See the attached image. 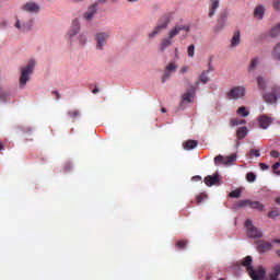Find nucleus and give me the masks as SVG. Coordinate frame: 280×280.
I'll list each match as a JSON object with an SVG mask.
<instances>
[{
	"instance_id": "680f3d73",
	"label": "nucleus",
	"mask_w": 280,
	"mask_h": 280,
	"mask_svg": "<svg viewBox=\"0 0 280 280\" xmlns=\"http://www.w3.org/2000/svg\"><path fill=\"white\" fill-rule=\"evenodd\" d=\"M100 1V3H106V1H108V0H98Z\"/></svg>"
},
{
	"instance_id": "b1692460",
	"label": "nucleus",
	"mask_w": 280,
	"mask_h": 280,
	"mask_svg": "<svg viewBox=\"0 0 280 280\" xmlns=\"http://www.w3.org/2000/svg\"><path fill=\"white\" fill-rule=\"evenodd\" d=\"M246 135H248V129L246 127H241L236 131V137L238 140L245 139Z\"/></svg>"
},
{
	"instance_id": "20e7f679",
	"label": "nucleus",
	"mask_w": 280,
	"mask_h": 280,
	"mask_svg": "<svg viewBox=\"0 0 280 280\" xmlns=\"http://www.w3.org/2000/svg\"><path fill=\"white\" fill-rule=\"evenodd\" d=\"M34 67H36V61H34V59H31L26 67L22 68L20 77V86H25V84L30 82V75L34 73Z\"/></svg>"
},
{
	"instance_id": "7ed1b4c3",
	"label": "nucleus",
	"mask_w": 280,
	"mask_h": 280,
	"mask_svg": "<svg viewBox=\"0 0 280 280\" xmlns=\"http://www.w3.org/2000/svg\"><path fill=\"white\" fill-rule=\"evenodd\" d=\"M172 21V15L170 14H164L162 15L159 21L156 26L153 28L151 33H149V38H154L158 36V34H161L163 30H167V25H170Z\"/></svg>"
},
{
	"instance_id": "dca6fc26",
	"label": "nucleus",
	"mask_w": 280,
	"mask_h": 280,
	"mask_svg": "<svg viewBox=\"0 0 280 280\" xmlns=\"http://www.w3.org/2000/svg\"><path fill=\"white\" fill-rule=\"evenodd\" d=\"M264 14H266V8L264 5L259 4L254 9V18L258 21L264 19Z\"/></svg>"
},
{
	"instance_id": "f257e3e1",
	"label": "nucleus",
	"mask_w": 280,
	"mask_h": 280,
	"mask_svg": "<svg viewBox=\"0 0 280 280\" xmlns=\"http://www.w3.org/2000/svg\"><path fill=\"white\" fill-rule=\"evenodd\" d=\"M183 30H185V32L189 33V25H176L173 30H171L168 32V36L163 38L161 40L160 44V51L163 54V51H165V49H167V47H172L173 43H174V38H176V36H178V34H180V32H183Z\"/></svg>"
},
{
	"instance_id": "8fccbe9b",
	"label": "nucleus",
	"mask_w": 280,
	"mask_h": 280,
	"mask_svg": "<svg viewBox=\"0 0 280 280\" xmlns=\"http://www.w3.org/2000/svg\"><path fill=\"white\" fill-rule=\"evenodd\" d=\"M259 167H260V170H262V172H265V170H270V166H268V164H266V163H260Z\"/></svg>"
},
{
	"instance_id": "2eb2a0df",
	"label": "nucleus",
	"mask_w": 280,
	"mask_h": 280,
	"mask_svg": "<svg viewBox=\"0 0 280 280\" xmlns=\"http://www.w3.org/2000/svg\"><path fill=\"white\" fill-rule=\"evenodd\" d=\"M220 8V0H210L208 16L211 19L215 15V10Z\"/></svg>"
},
{
	"instance_id": "6e6d98bb",
	"label": "nucleus",
	"mask_w": 280,
	"mask_h": 280,
	"mask_svg": "<svg viewBox=\"0 0 280 280\" xmlns=\"http://www.w3.org/2000/svg\"><path fill=\"white\" fill-rule=\"evenodd\" d=\"M272 244H280V238H275V240L272 241Z\"/></svg>"
},
{
	"instance_id": "1a4fd4ad",
	"label": "nucleus",
	"mask_w": 280,
	"mask_h": 280,
	"mask_svg": "<svg viewBox=\"0 0 280 280\" xmlns=\"http://www.w3.org/2000/svg\"><path fill=\"white\" fill-rule=\"evenodd\" d=\"M22 10H24V12H30L31 14H36L38 12H40V5H38V3L36 2H26L23 7Z\"/></svg>"
},
{
	"instance_id": "5fc2aeb1",
	"label": "nucleus",
	"mask_w": 280,
	"mask_h": 280,
	"mask_svg": "<svg viewBox=\"0 0 280 280\" xmlns=\"http://www.w3.org/2000/svg\"><path fill=\"white\" fill-rule=\"evenodd\" d=\"M92 93H94V94L100 93V89L97 86H95V89L92 91Z\"/></svg>"
},
{
	"instance_id": "c756f323",
	"label": "nucleus",
	"mask_w": 280,
	"mask_h": 280,
	"mask_svg": "<svg viewBox=\"0 0 280 280\" xmlns=\"http://www.w3.org/2000/svg\"><path fill=\"white\" fill-rule=\"evenodd\" d=\"M257 84L260 91H266V80L264 79V77L257 78Z\"/></svg>"
},
{
	"instance_id": "c9c22d12",
	"label": "nucleus",
	"mask_w": 280,
	"mask_h": 280,
	"mask_svg": "<svg viewBox=\"0 0 280 280\" xmlns=\"http://www.w3.org/2000/svg\"><path fill=\"white\" fill-rule=\"evenodd\" d=\"M246 179L248 180V183H255L257 176L255 175V173L250 172L246 174Z\"/></svg>"
},
{
	"instance_id": "e2e57ef3",
	"label": "nucleus",
	"mask_w": 280,
	"mask_h": 280,
	"mask_svg": "<svg viewBox=\"0 0 280 280\" xmlns=\"http://www.w3.org/2000/svg\"><path fill=\"white\" fill-rule=\"evenodd\" d=\"M129 1L130 3H135V1H139V0H127Z\"/></svg>"
},
{
	"instance_id": "f704fd0d",
	"label": "nucleus",
	"mask_w": 280,
	"mask_h": 280,
	"mask_svg": "<svg viewBox=\"0 0 280 280\" xmlns=\"http://www.w3.org/2000/svg\"><path fill=\"white\" fill-rule=\"evenodd\" d=\"M244 124H246V120L244 119L234 118L231 120V126H242Z\"/></svg>"
},
{
	"instance_id": "13d9d810",
	"label": "nucleus",
	"mask_w": 280,
	"mask_h": 280,
	"mask_svg": "<svg viewBox=\"0 0 280 280\" xmlns=\"http://www.w3.org/2000/svg\"><path fill=\"white\" fill-rule=\"evenodd\" d=\"M4 149L3 142H0V151Z\"/></svg>"
},
{
	"instance_id": "9b49d317",
	"label": "nucleus",
	"mask_w": 280,
	"mask_h": 280,
	"mask_svg": "<svg viewBox=\"0 0 280 280\" xmlns=\"http://www.w3.org/2000/svg\"><path fill=\"white\" fill-rule=\"evenodd\" d=\"M270 124H272V117L268 115H261L258 117V125L262 130H267V128L270 127Z\"/></svg>"
},
{
	"instance_id": "a18cd8bd",
	"label": "nucleus",
	"mask_w": 280,
	"mask_h": 280,
	"mask_svg": "<svg viewBox=\"0 0 280 280\" xmlns=\"http://www.w3.org/2000/svg\"><path fill=\"white\" fill-rule=\"evenodd\" d=\"M272 170H273L275 174H280V162L275 163L272 165Z\"/></svg>"
},
{
	"instance_id": "58836bf2",
	"label": "nucleus",
	"mask_w": 280,
	"mask_h": 280,
	"mask_svg": "<svg viewBox=\"0 0 280 280\" xmlns=\"http://www.w3.org/2000/svg\"><path fill=\"white\" fill-rule=\"evenodd\" d=\"M69 117H71L72 119H75L78 117H80V112L78 109L74 110H70L68 112Z\"/></svg>"
},
{
	"instance_id": "72a5a7b5",
	"label": "nucleus",
	"mask_w": 280,
	"mask_h": 280,
	"mask_svg": "<svg viewBox=\"0 0 280 280\" xmlns=\"http://www.w3.org/2000/svg\"><path fill=\"white\" fill-rule=\"evenodd\" d=\"M202 200H207V194H205V192H201L196 196L197 205H201Z\"/></svg>"
},
{
	"instance_id": "c03bdc74",
	"label": "nucleus",
	"mask_w": 280,
	"mask_h": 280,
	"mask_svg": "<svg viewBox=\"0 0 280 280\" xmlns=\"http://www.w3.org/2000/svg\"><path fill=\"white\" fill-rule=\"evenodd\" d=\"M79 43H80V45H86V35L81 34L79 36Z\"/></svg>"
},
{
	"instance_id": "6ab92c4d",
	"label": "nucleus",
	"mask_w": 280,
	"mask_h": 280,
	"mask_svg": "<svg viewBox=\"0 0 280 280\" xmlns=\"http://www.w3.org/2000/svg\"><path fill=\"white\" fill-rule=\"evenodd\" d=\"M184 150H194L198 148V140H187L183 143Z\"/></svg>"
},
{
	"instance_id": "0e129e2a",
	"label": "nucleus",
	"mask_w": 280,
	"mask_h": 280,
	"mask_svg": "<svg viewBox=\"0 0 280 280\" xmlns=\"http://www.w3.org/2000/svg\"><path fill=\"white\" fill-rule=\"evenodd\" d=\"M175 54H176V55L178 54V48H175Z\"/></svg>"
},
{
	"instance_id": "09e8293b",
	"label": "nucleus",
	"mask_w": 280,
	"mask_h": 280,
	"mask_svg": "<svg viewBox=\"0 0 280 280\" xmlns=\"http://www.w3.org/2000/svg\"><path fill=\"white\" fill-rule=\"evenodd\" d=\"M279 151H277V150H272L271 152H270V156H272V159H279Z\"/></svg>"
},
{
	"instance_id": "49530a36",
	"label": "nucleus",
	"mask_w": 280,
	"mask_h": 280,
	"mask_svg": "<svg viewBox=\"0 0 280 280\" xmlns=\"http://www.w3.org/2000/svg\"><path fill=\"white\" fill-rule=\"evenodd\" d=\"M268 215L269 218H279V210H271Z\"/></svg>"
},
{
	"instance_id": "c85d7f7f",
	"label": "nucleus",
	"mask_w": 280,
	"mask_h": 280,
	"mask_svg": "<svg viewBox=\"0 0 280 280\" xmlns=\"http://www.w3.org/2000/svg\"><path fill=\"white\" fill-rule=\"evenodd\" d=\"M257 65H259V58H254L250 60V63L248 66V72L255 71L257 69Z\"/></svg>"
},
{
	"instance_id": "052dcab7",
	"label": "nucleus",
	"mask_w": 280,
	"mask_h": 280,
	"mask_svg": "<svg viewBox=\"0 0 280 280\" xmlns=\"http://www.w3.org/2000/svg\"><path fill=\"white\" fill-rule=\"evenodd\" d=\"M74 1V3H80L81 1H84V0H72Z\"/></svg>"
},
{
	"instance_id": "2f4dec72",
	"label": "nucleus",
	"mask_w": 280,
	"mask_h": 280,
	"mask_svg": "<svg viewBox=\"0 0 280 280\" xmlns=\"http://www.w3.org/2000/svg\"><path fill=\"white\" fill-rule=\"evenodd\" d=\"M187 244H188V241L186 240L177 241L176 248H178L179 250H185V248L187 247Z\"/></svg>"
},
{
	"instance_id": "bf43d9fd",
	"label": "nucleus",
	"mask_w": 280,
	"mask_h": 280,
	"mask_svg": "<svg viewBox=\"0 0 280 280\" xmlns=\"http://www.w3.org/2000/svg\"><path fill=\"white\" fill-rule=\"evenodd\" d=\"M277 205H280V197L276 199Z\"/></svg>"
},
{
	"instance_id": "f03ea898",
	"label": "nucleus",
	"mask_w": 280,
	"mask_h": 280,
	"mask_svg": "<svg viewBox=\"0 0 280 280\" xmlns=\"http://www.w3.org/2000/svg\"><path fill=\"white\" fill-rule=\"evenodd\" d=\"M243 266L246 268L250 279L253 280H261L266 277V269L264 267L259 266L256 269L253 268V256H246L243 259Z\"/></svg>"
},
{
	"instance_id": "e433bc0d",
	"label": "nucleus",
	"mask_w": 280,
	"mask_h": 280,
	"mask_svg": "<svg viewBox=\"0 0 280 280\" xmlns=\"http://www.w3.org/2000/svg\"><path fill=\"white\" fill-rule=\"evenodd\" d=\"M242 197V190L236 189L230 192V198H241Z\"/></svg>"
},
{
	"instance_id": "7c9ffc66",
	"label": "nucleus",
	"mask_w": 280,
	"mask_h": 280,
	"mask_svg": "<svg viewBox=\"0 0 280 280\" xmlns=\"http://www.w3.org/2000/svg\"><path fill=\"white\" fill-rule=\"evenodd\" d=\"M236 113L237 115H241V117H248V115H250V112H248L244 106L240 107Z\"/></svg>"
},
{
	"instance_id": "37998d69",
	"label": "nucleus",
	"mask_w": 280,
	"mask_h": 280,
	"mask_svg": "<svg viewBox=\"0 0 280 280\" xmlns=\"http://www.w3.org/2000/svg\"><path fill=\"white\" fill-rule=\"evenodd\" d=\"M249 156L259 158V156H261V154L259 153V150H257V149H252V150L249 151Z\"/></svg>"
},
{
	"instance_id": "f3484780",
	"label": "nucleus",
	"mask_w": 280,
	"mask_h": 280,
	"mask_svg": "<svg viewBox=\"0 0 280 280\" xmlns=\"http://www.w3.org/2000/svg\"><path fill=\"white\" fill-rule=\"evenodd\" d=\"M96 12H97V4H92L83 15L85 21H91V19H93Z\"/></svg>"
},
{
	"instance_id": "864d4df0",
	"label": "nucleus",
	"mask_w": 280,
	"mask_h": 280,
	"mask_svg": "<svg viewBox=\"0 0 280 280\" xmlns=\"http://www.w3.org/2000/svg\"><path fill=\"white\" fill-rule=\"evenodd\" d=\"M192 180H202V177L200 175H196L192 177Z\"/></svg>"
},
{
	"instance_id": "bb28decb",
	"label": "nucleus",
	"mask_w": 280,
	"mask_h": 280,
	"mask_svg": "<svg viewBox=\"0 0 280 280\" xmlns=\"http://www.w3.org/2000/svg\"><path fill=\"white\" fill-rule=\"evenodd\" d=\"M240 31H236L232 37L231 47H237V45H240Z\"/></svg>"
},
{
	"instance_id": "4468645a",
	"label": "nucleus",
	"mask_w": 280,
	"mask_h": 280,
	"mask_svg": "<svg viewBox=\"0 0 280 280\" xmlns=\"http://www.w3.org/2000/svg\"><path fill=\"white\" fill-rule=\"evenodd\" d=\"M220 183V175H208L205 177V184L207 187H213V185H218Z\"/></svg>"
},
{
	"instance_id": "39448f33",
	"label": "nucleus",
	"mask_w": 280,
	"mask_h": 280,
	"mask_svg": "<svg viewBox=\"0 0 280 280\" xmlns=\"http://www.w3.org/2000/svg\"><path fill=\"white\" fill-rule=\"evenodd\" d=\"M245 228L247 230V237H252L253 240H259V237H262L261 231L257 229L255 225H253V220L247 219L245 221Z\"/></svg>"
},
{
	"instance_id": "412c9836",
	"label": "nucleus",
	"mask_w": 280,
	"mask_h": 280,
	"mask_svg": "<svg viewBox=\"0 0 280 280\" xmlns=\"http://www.w3.org/2000/svg\"><path fill=\"white\" fill-rule=\"evenodd\" d=\"M80 32V21L78 19L73 20L72 28L69 33L70 36H75Z\"/></svg>"
},
{
	"instance_id": "aec40b11",
	"label": "nucleus",
	"mask_w": 280,
	"mask_h": 280,
	"mask_svg": "<svg viewBox=\"0 0 280 280\" xmlns=\"http://www.w3.org/2000/svg\"><path fill=\"white\" fill-rule=\"evenodd\" d=\"M279 275H280V265H276L271 272L269 273V279L267 280H279Z\"/></svg>"
},
{
	"instance_id": "0eeeda50",
	"label": "nucleus",
	"mask_w": 280,
	"mask_h": 280,
	"mask_svg": "<svg viewBox=\"0 0 280 280\" xmlns=\"http://www.w3.org/2000/svg\"><path fill=\"white\" fill-rule=\"evenodd\" d=\"M264 100L267 104H276L280 97V88L273 86L270 93L264 94Z\"/></svg>"
},
{
	"instance_id": "4be33fe9",
	"label": "nucleus",
	"mask_w": 280,
	"mask_h": 280,
	"mask_svg": "<svg viewBox=\"0 0 280 280\" xmlns=\"http://www.w3.org/2000/svg\"><path fill=\"white\" fill-rule=\"evenodd\" d=\"M225 25H226V13L222 14L218 20V24L215 27L217 32H220V30H223Z\"/></svg>"
},
{
	"instance_id": "4c0bfd02",
	"label": "nucleus",
	"mask_w": 280,
	"mask_h": 280,
	"mask_svg": "<svg viewBox=\"0 0 280 280\" xmlns=\"http://www.w3.org/2000/svg\"><path fill=\"white\" fill-rule=\"evenodd\" d=\"M195 51H196V46H194V44L188 46L187 54H188L189 58H194Z\"/></svg>"
},
{
	"instance_id": "ddd939ff",
	"label": "nucleus",
	"mask_w": 280,
	"mask_h": 280,
	"mask_svg": "<svg viewBox=\"0 0 280 280\" xmlns=\"http://www.w3.org/2000/svg\"><path fill=\"white\" fill-rule=\"evenodd\" d=\"M272 249V243L266 241H258L257 242V250L258 253H268V250Z\"/></svg>"
},
{
	"instance_id": "473e14b6",
	"label": "nucleus",
	"mask_w": 280,
	"mask_h": 280,
	"mask_svg": "<svg viewBox=\"0 0 280 280\" xmlns=\"http://www.w3.org/2000/svg\"><path fill=\"white\" fill-rule=\"evenodd\" d=\"M249 202H250V199L240 200L238 202H236V207L238 209H242L244 207H249Z\"/></svg>"
},
{
	"instance_id": "69168bd1",
	"label": "nucleus",
	"mask_w": 280,
	"mask_h": 280,
	"mask_svg": "<svg viewBox=\"0 0 280 280\" xmlns=\"http://www.w3.org/2000/svg\"><path fill=\"white\" fill-rule=\"evenodd\" d=\"M278 257H280V250L277 252Z\"/></svg>"
},
{
	"instance_id": "6e6552de",
	"label": "nucleus",
	"mask_w": 280,
	"mask_h": 280,
	"mask_svg": "<svg viewBox=\"0 0 280 280\" xmlns=\"http://www.w3.org/2000/svg\"><path fill=\"white\" fill-rule=\"evenodd\" d=\"M235 161H237V155L235 154L225 158L222 155H218L214 158L215 165H218V163H221L222 165H232L233 163H235Z\"/></svg>"
},
{
	"instance_id": "338daca9",
	"label": "nucleus",
	"mask_w": 280,
	"mask_h": 280,
	"mask_svg": "<svg viewBox=\"0 0 280 280\" xmlns=\"http://www.w3.org/2000/svg\"><path fill=\"white\" fill-rule=\"evenodd\" d=\"M198 84H200V81H197V82H196V85H197V86H198Z\"/></svg>"
},
{
	"instance_id": "4d7b16f0",
	"label": "nucleus",
	"mask_w": 280,
	"mask_h": 280,
	"mask_svg": "<svg viewBox=\"0 0 280 280\" xmlns=\"http://www.w3.org/2000/svg\"><path fill=\"white\" fill-rule=\"evenodd\" d=\"M161 113H167V109H165V107H162Z\"/></svg>"
},
{
	"instance_id": "603ef678",
	"label": "nucleus",
	"mask_w": 280,
	"mask_h": 280,
	"mask_svg": "<svg viewBox=\"0 0 280 280\" xmlns=\"http://www.w3.org/2000/svg\"><path fill=\"white\" fill-rule=\"evenodd\" d=\"M52 95H56L57 100H60V93L58 91H52Z\"/></svg>"
},
{
	"instance_id": "393cba45",
	"label": "nucleus",
	"mask_w": 280,
	"mask_h": 280,
	"mask_svg": "<svg viewBox=\"0 0 280 280\" xmlns=\"http://www.w3.org/2000/svg\"><path fill=\"white\" fill-rule=\"evenodd\" d=\"M212 71V69L210 68L207 71H203L200 75H199V82H201V84H207L209 82V75L208 73Z\"/></svg>"
},
{
	"instance_id": "423d86ee",
	"label": "nucleus",
	"mask_w": 280,
	"mask_h": 280,
	"mask_svg": "<svg viewBox=\"0 0 280 280\" xmlns=\"http://www.w3.org/2000/svg\"><path fill=\"white\" fill-rule=\"evenodd\" d=\"M226 95L230 100H242L246 95V88L244 85L234 86Z\"/></svg>"
},
{
	"instance_id": "a19ab883",
	"label": "nucleus",
	"mask_w": 280,
	"mask_h": 280,
	"mask_svg": "<svg viewBox=\"0 0 280 280\" xmlns=\"http://www.w3.org/2000/svg\"><path fill=\"white\" fill-rule=\"evenodd\" d=\"M172 75V72H170V70H166L165 69V72H164V74H163V77H162V82L164 83V82H167V80H170V77Z\"/></svg>"
},
{
	"instance_id": "79ce46f5",
	"label": "nucleus",
	"mask_w": 280,
	"mask_h": 280,
	"mask_svg": "<svg viewBox=\"0 0 280 280\" xmlns=\"http://www.w3.org/2000/svg\"><path fill=\"white\" fill-rule=\"evenodd\" d=\"M172 75V72H170V70H166L165 69V72H164V74H163V77H162V82L164 83V82H167V80H170V77Z\"/></svg>"
},
{
	"instance_id": "9d476101",
	"label": "nucleus",
	"mask_w": 280,
	"mask_h": 280,
	"mask_svg": "<svg viewBox=\"0 0 280 280\" xmlns=\"http://www.w3.org/2000/svg\"><path fill=\"white\" fill-rule=\"evenodd\" d=\"M109 36L108 33H97L95 36L97 43L96 48L104 49V45H106V40H108Z\"/></svg>"
},
{
	"instance_id": "de8ad7c7",
	"label": "nucleus",
	"mask_w": 280,
	"mask_h": 280,
	"mask_svg": "<svg viewBox=\"0 0 280 280\" xmlns=\"http://www.w3.org/2000/svg\"><path fill=\"white\" fill-rule=\"evenodd\" d=\"M273 9L280 11V0H273Z\"/></svg>"
},
{
	"instance_id": "a211bd4d",
	"label": "nucleus",
	"mask_w": 280,
	"mask_h": 280,
	"mask_svg": "<svg viewBox=\"0 0 280 280\" xmlns=\"http://www.w3.org/2000/svg\"><path fill=\"white\" fill-rule=\"evenodd\" d=\"M34 24L33 21H28L26 24H23L21 26V21H16L15 23V27L16 30H20L21 32H30V30H32V25Z\"/></svg>"
},
{
	"instance_id": "f8f14e48",
	"label": "nucleus",
	"mask_w": 280,
	"mask_h": 280,
	"mask_svg": "<svg viewBox=\"0 0 280 280\" xmlns=\"http://www.w3.org/2000/svg\"><path fill=\"white\" fill-rule=\"evenodd\" d=\"M194 97H196V86L192 85L185 94H183L182 102H186L187 104H190Z\"/></svg>"
},
{
	"instance_id": "cd10ccee",
	"label": "nucleus",
	"mask_w": 280,
	"mask_h": 280,
	"mask_svg": "<svg viewBox=\"0 0 280 280\" xmlns=\"http://www.w3.org/2000/svg\"><path fill=\"white\" fill-rule=\"evenodd\" d=\"M271 56L275 58V60H280V42L273 48Z\"/></svg>"
},
{
	"instance_id": "ea45409f",
	"label": "nucleus",
	"mask_w": 280,
	"mask_h": 280,
	"mask_svg": "<svg viewBox=\"0 0 280 280\" xmlns=\"http://www.w3.org/2000/svg\"><path fill=\"white\" fill-rule=\"evenodd\" d=\"M178 69V66H176L174 62H171L166 66V70L170 71L171 73L176 71Z\"/></svg>"
},
{
	"instance_id": "a878e982",
	"label": "nucleus",
	"mask_w": 280,
	"mask_h": 280,
	"mask_svg": "<svg viewBox=\"0 0 280 280\" xmlns=\"http://www.w3.org/2000/svg\"><path fill=\"white\" fill-rule=\"evenodd\" d=\"M280 34V23H278L276 26H273L270 32H269V36H271V38H277V36H279Z\"/></svg>"
},
{
	"instance_id": "5701e85b",
	"label": "nucleus",
	"mask_w": 280,
	"mask_h": 280,
	"mask_svg": "<svg viewBox=\"0 0 280 280\" xmlns=\"http://www.w3.org/2000/svg\"><path fill=\"white\" fill-rule=\"evenodd\" d=\"M250 209H256L257 211H264V203L259 202V201H253L249 200V206Z\"/></svg>"
},
{
	"instance_id": "3c124183",
	"label": "nucleus",
	"mask_w": 280,
	"mask_h": 280,
	"mask_svg": "<svg viewBox=\"0 0 280 280\" xmlns=\"http://www.w3.org/2000/svg\"><path fill=\"white\" fill-rule=\"evenodd\" d=\"M187 71H189V67H187V66H184V67L180 69V73H187Z\"/></svg>"
}]
</instances>
